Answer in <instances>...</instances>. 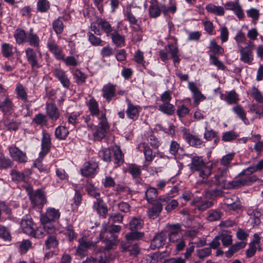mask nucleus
<instances>
[{
	"label": "nucleus",
	"mask_w": 263,
	"mask_h": 263,
	"mask_svg": "<svg viewBox=\"0 0 263 263\" xmlns=\"http://www.w3.org/2000/svg\"><path fill=\"white\" fill-rule=\"evenodd\" d=\"M215 179L219 187L225 189L239 188L242 186L249 185L255 181L252 176L248 175L247 172H243V171L230 181H223L219 175L215 176Z\"/></svg>",
	"instance_id": "nucleus-1"
},
{
	"label": "nucleus",
	"mask_w": 263,
	"mask_h": 263,
	"mask_svg": "<svg viewBox=\"0 0 263 263\" xmlns=\"http://www.w3.org/2000/svg\"><path fill=\"white\" fill-rule=\"evenodd\" d=\"M177 11V4L174 0L169 1V6L162 4L157 0H151L148 8L149 14L151 17L157 18L162 12L164 15L169 13H174Z\"/></svg>",
	"instance_id": "nucleus-2"
},
{
	"label": "nucleus",
	"mask_w": 263,
	"mask_h": 263,
	"mask_svg": "<svg viewBox=\"0 0 263 263\" xmlns=\"http://www.w3.org/2000/svg\"><path fill=\"white\" fill-rule=\"evenodd\" d=\"M102 228L100 237L103 241H106L105 249L109 250L112 248L116 242V237L112 234L119 232L121 227L119 225H111L108 227L106 223H104L102 224Z\"/></svg>",
	"instance_id": "nucleus-3"
},
{
	"label": "nucleus",
	"mask_w": 263,
	"mask_h": 263,
	"mask_svg": "<svg viewBox=\"0 0 263 263\" xmlns=\"http://www.w3.org/2000/svg\"><path fill=\"white\" fill-rule=\"evenodd\" d=\"M189 166L192 172H198L199 176L203 178H206L211 174L212 165H206L202 157H193L191 164Z\"/></svg>",
	"instance_id": "nucleus-4"
},
{
	"label": "nucleus",
	"mask_w": 263,
	"mask_h": 263,
	"mask_svg": "<svg viewBox=\"0 0 263 263\" xmlns=\"http://www.w3.org/2000/svg\"><path fill=\"white\" fill-rule=\"evenodd\" d=\"M26 191L34 207L42 208L46 203L45 194L42 190L38 189L33 191L32 187L28 185L26 187Z\"/></svg>",
	"instance_id": "nucleus-5"
},
{
	"label": "nucleus",
	"mask_w": 263,
	"mask_h": 263,
	"mask_svg": "<svg viewBox=\"0 0 263 263\" xmlns=\"http://www.w3.org/2000/svg\"><path fill=\"white\" fill-rule=\"evenodd\" d=\"M99 126L96 127V130L93 133V139L95 141H101L105 136L109 129V124L106 117V114H102L100 117Z\"/></svg>",
	"instance_id": "nucleus-6"
},
{
	"label": "nucleus",
	"mask_w": 263,
	"mask_h": 263,
	"mask_svg": "<svg viewBox=\"0 0 263 263\" xmlns=\"http://www.w3.org/2000/svg\"><path fill=\"white\" fill-rule=\"evenodd\" d=\"M170 201V197L168 196H161L158 198V200L153 203H151L153 206L149 209L148 215L149 217L155 219L157 217L162 210L163 205Z\"/></svg>",
	"instance_id": "nucleus-7"
},
{
	"label": "nucleus",
	"mask_w": 263,
	"mask_h": 263,
	"mask_svg": "<svg viewBox=\"0 0 263 263\" xmlns=\"http://www.w3.org/2000/svg\"><path fill=\"white\" fill-rule=\"evenodd\" d=\"M137 149L140 152H143L144 155L145 161L142 166L143 169L148 170V166L155 157V154H153L152 149L145 142L138 144Z\"/></svg>",
	"instance_id": "nucleus-8"
},
{
	"label": "nucleus",
	"mask_w": 263,
	"mask_h": 263,
	"mask_svg": "<svg viewBox=\"0 0 263 263\" xmlns=\"http://www.w3.org/2000/svg\"><path fill=\"white\" fill-rule=\"evenodd\" d=\"M25 53L27 60L32 68H39L42 66V62L39 59L42 58L41 52H39L38 57L36 52L32 48L28 47L25 50Z\"/></svg>",
	"instance_id": "nucleus-9"
},
{
	"label": "nucleus",
	"mask_w": 263,
	"mask_h": 263,
	"mask_svg": "<svg viewBox=\"0 0 263 263\" xmlns=\"http://www.w3.org/2000/svg\"><path fill=\"white\" fill-rule=\"evenodd\" d=\"M168 238L170 242H176L182 236L181 225L179 223L167 226Z\"/></svg>",
	"instance_id": "nucleus-10"
},
{
	"label": "nucleus",
	"mask_w": 263,
	"mask_h": 263,
	"mask_svg": "<svg viewBox=\"0 0 263 263\" xmlns=\"http://www.w3.org/2000/svg\"><path fill=\"white\" fill-rule=\"evenodd\" d=\"M181 131L183 138L190 145L200 148L203 144V141L198 136L191 134L189 129L184 128Z\"/></svg>",
	"instance_id": "nucleus-11"
},
{
	"label": "nucleus",
	"mask_w": 263,
	"mask_h": 263,
	"mask_svg": "<svg viewBox=\"0 0 263 263\" xmlns=\"http://www.w3.org/2000/svg\"><path fill=\"white\" fill-rule=\"evenodd\" d=\"M79 246L77 249V253L81 256H84L88 249L97 248V242L88 240L86 237H83L78 240Z\"/></svg>",
	"instance_id": "nucleus-12"
},
{
	"label": "nucleus",
	"mask_w": 263,
	"mask_h": 263,
	"mask_svg": "<svg viewBox=\"0 0 263 263\" xmlns=\"http://www.w3.org/2000/svg\"><path fill=\"white\" fill-rule=\"evenodd\" d=\"M60 217V213L59 210L53 208H48L44 214L41 216V221L42 223H47V222L54 221Z\"/></svg>",
	"instance_id": "nucleus-13"
},
{
	"label": "nucleus",
	"mask_w": 263,
	"mask_h": 263,
	"mask_svg": "<svg viewBox=\"0 0 263 263\" xmlns=\"http://www.w3.org/2000/svg\"><path fill=\"white\" fill-rule=\"evenodd\" d=\"M8 149L10 156L14 160L20 163H25L27 161V157L26 153L18 148L16 146H11Z\"/></svg>",
	"instance_id": "nucleus-14"
},
{
	"label": "nucleus",
	"mask_w": 263,
	"mask_h": 263,
	"mask_svg": "<svg viewBox=\"0 0 263 263\" xmlns=\"http://www.w3.org/2000/svg\"><path fill=\"white\" fill-rule=\"evenodd\" d=\"M53 75L59 80L64 88H69L70 82L66 72L63 69L55 68L53 71Z\"/></svg>",
	"instance_id": "nucleus-15"
},
{
	"label": "nucleus",
	"mask_w": 263,
	"mask_h": 263,
	"mask_svg": "<svg viewBox=\"0 0 263 263\" xmlns=\"http://www.w3.org/2000/svg\"><path fill=\"white\" fill-rule=\"evenodd\" d=\"M188 88L193 94V97L194 100V103L196 105H198L200 102L203 101L205 99V96L199 90L194 82H189Z\"/></svg>",
	"instance_id": "nucleus-16"
},
{
	"label": "nucleus",
	"mask_w": 263,
	"mask_h": 263,
	"mask_svg": "<svg viewBox=\"0 0 263 263\" xmlns=\"http://www.w3.org/2000/svg\"><path fill=\"white\" fill-rule=\"evenodd\" d=\"M240 52V60L245 63L249 65L252 64L253 61V54L252 50L249 49V47L239 46Z\"/></svg>",
	"instance_id": "nucleus-17"
},
{
	"label": "nucleus",
	"mask_w": 263,
	"mask_h": 263,
	"mask_svg": "<svg viewBox=\"0 0 263 263\" xmlns=\"http://www.w3.org/2000/svg\"><path fill=\"white\" fill-rule=\"evenodd\" d=\"M43 137L42 138L41 146L42 151L40 153L41 156H45L49 152L51 147V138L49 133L46 130H43L42 132Z\"/></svg>",
	"instance_id": "nucleus-18"
},
{
	"label": "nucleus",
	"mask_w": 263,
	"mask_h": 263,
	"mask_svg": "<svg viewBox=\"0 0 263 263\" xmlns=\"http://www.w3.org/2000/svg\"><path fill=\"white\" fill-rule=\"evenodd\" d=\"M121 247L123 252L128 251L129 255L136 257L140 253V250L136 243H132L131 242H122Z\"/></svg>",
	"instance_id": "nucleus-19"
},
{
	"label": "nucleus",
	"mask_w": 263,
	"mask_h": 263,
	"mask_svg": "<svg viewBox=\"0 0 263 263\" xmlns=\"http://www.w3.org/2000/svg\"><path fill=\"white\" fill-rule=\"evenodd\" d=\"M86 105L88 107L90 114L92 116L97 117L98 119H100V117L102 114H106L103 111H100L98 103L93 98H91L89 99L86 102Z\"/></svg>",
	"instance_id": "nucleus-20"
},
{
	"label": "nucleus",
	"mask_w": 263,
	"mask_h": 263,
	"mask_svg": "<svg viewBox=\"0 0 263 263\" xmlns=\"http://www.w3.org/2000/svg\"><path fill=\"white\" fill-rule=\"evenodd\" d=\"M126 101L127 108L126 112L128 118L134 120H137L141 111V107L138 105H134L128 99L126 100Z\"/></svg>",
	"instance_id": "nucleus-21"
},
{
	"label": "nucleus",
	"mask_w": 263,
	"mask_h": 263,
	"mask_svg": "<svg viewBox=\"0 0 263 263\" xmlns=\"http://www.w3.org/2000/svg\"><path fill=\"white\" fill-rule=\"evenodd\" d=\"M116 86L110 83L104 85L102 89V97L109 102L116 95Z\"/></svg>",
	"instance_id": "nucleus-22"
},
{
	"label": "nucleus",
	"mask_w": 263,
	"mask_h": 263,
	"mask_svg": "<svg viewBox=\"0 0 263 263\" xmlns=\"http://www.w3.org/2000/svg\"><path fill=\"white\" fill-rule=\"evenodd\" d=\"M234 156V153L228 154L222 157L220 160V164L223 165L224 168H219L218 174L220 176L224 175L228 171V166L230 164Z\"/></svg>",
	"instance_id": "nucleus-23"
},
{
	"label": "nucleus",
	"mask_w": 263,
	"mask_h": 263,
	"mask_svg": "<svg viewBox=\"0 0 263 263\" xmlns=\"http://www.w3.org/2000/svg\"><path fill=\"white\" fill-rule=\"evenodd\" d=\"M49 51L54 55V57L59 60L64 59V53L62 50L55 43L54 41H49L47 44Z\"/></svg>",
	"instance_id": "nucleus-24"
},
{
	"label": "nucleus",
	"mask_w": 263,
	"mask_h": 263,
	"mask_svg": "<svg viewBox=\"0 0 263 263\" xmlns=\"http://www.w3.org/2000/svg\"><path fill=\"white\" fill-rule=\"evenodd\" d=\"M108 260L105 253L98 252L95 256H90L84 260L82 263H107Z\"/></svg>",
	"instance_id": "nucleus-25"
},
{
	"label": "nucleus",
	"mask_w": 263,
	"mask_h": 263,
	"mask_svg": "<svg viewBox=\"0 0 263 263\" xmlns=\"http://www.w3.org/2000/svg\"><path fill=\"white\" fill-rule=\"evenodd\" d=\"M69 19L70 16L68 15H66L63 16H60L53 21L52 28L57 34H61L63 31V21H68Z\"/></svg>",
	"instance_id": "nucleus-26"
},
{
	"label": "nucleus",
	"mask_w": 263,
	"mask_h": 263,
	"mask_svg": "<svg viewBox=\"0 0 263 263\" xmlns=\"http://www.w3.org/2000/svg\"><path fill=\"white\" fill-rule=\"evenodd\" d=\"M21 227L23 232L27 235H30L33 234L34 227L31 218L26 216L23 218L21 222Z\"/></svg>",
	"instance_id": "nucleus-27"
},
{
	"label": "nucleus",
	"mask_w": 263,
	"mask_h": 263,
	"mask_svg": "<svg viewBox=\"0 0 263 263\" xmlns=\"http://www.w3.org/2000/svg\"><path fill=\"white\" fill-rule=\"evenodd\" d=\"M0 109L4 113H10L13 110L11 100L6 96H0Z\"/></svg>",
	"instance_id": "nucleus-28"
},
{
	"label": "nucleus",
	"mask_w": 263,
	"mask_h": 263,
	"mask_svg": "<svg viewBox=\"0 0 263 263\" xmlns=\"http://www.w3.org/2000/svg\"><path fill=\"white\" fill-rule=\"evenodd\" d=\"M97 168L98 164L96 162L93 161L86 162L84 164L83 167L81 170L82 175L84 176H89L95 173Z\"/></svg>",
	"instance_id": "nucleus-29"
},
{
	"label": "nucleus",
	"mask_w": 263,
	"mask_h": 263,
	"mask_svg": "<svg viewBox=\"0 0 263 263\" xmlns=\"http://www.w3.org/2000/svg\"><path fill=\"white\" fill-rule=\"evenodd\" d=\"M46 114L52 122L56 121L60 117L57 107L53 104L47 103L46 105Z\"/></svg>",
	"instance_id": "nucleus-30"
},
{
	"label": "nucleus",
	"mask_w": 263,
	"mask_h": 263,
	"mask_svg": "<svg viewBox=\"0 0 263 263\" xmlns=\"http://www.w3.org/2000/svg\"><path fill=\"white\" fill-rule=\"evenodd\" d=\"M32 47L37 48L40 46V40L38 35L35 33L33 29L31 28L27 32L26 42Z\"/></svg>",
	"instance_id": "nucleus-31"
},
{
	"label": "nucleus",
	"mask_w": 263,
	"mask_h": 263,
	"mask_svg": "<svg viewBox=\"0 0 263 263\" xmlns=\"http://www.w3.org/2000/svg\"><path fill=\"white\" fill-rule=\"evenodd\" d=\"M191 204L192 205H195L200 211H204L210 208L213 204L211 201H204L200 197L194 198Z\"/></svg>",
	"instance_id": "nucleus-32"
},
{
	"label": "nucleus",
	"mask_w": 263,
	"mask_h": 263,
	"mask_svg": "<svg viewBox=\"0 0 263 263\" xmlns=\"http://www.w3.org/2000/svg\"><path fill=\"white\" fill-rule=\"evenodd\" d=\"M166 240V235L161 233L156 235L151 242V247L152 249L159 248L165 244Z\"/></svg>",
	"instance_id": "nucleus-33"
},
{
	"label": "nucleus",
	"mask_w": 263,
	"mask_h": 263,
	"mask_svg": "<svg viewBox=\"0 0 263 263\" xmlns=\"http://www.w3.org/2000/svg\"><path fill=\"white\" fill-rule=\"evenodd\" d=\"M93 209L96 210L100 216L103 217L106 216L107 213V208L103 200L100 198L96 199V201L94 202L93 205Z\"/></svg>",
	"instance_id": "nucleus-34"
},
{
	"label": "nucleus",
	"mask_w": 263,
	"mask_h": 263,
	"mask_svg": "<svg viewBox=\"0 0 263 263\" xmlns=\"http://www.w3.org/2000/svg\"><path fill=\"white\" fill-rule=\"evenodd\" d=\"M205 8L208 12L216 15L223 16L225 13L224 8L223 7L216 6L213 4L206 5Z\"/></svg>",
	"instance_id": "nucleus-35"
},
{
	"label": "nucleus",
	"mask_w": 263,
	"mask_h": 263,
	"mask_svg": "<svg viewBox=\"0 0 263 263\" xmlns=\"http://www.w3.org/2000/svg\"><path fill=\"white\" fill-rule=\"evenodd\" d=\"M218 236L224 247H229L232 243V236L230 231H223Z\"/></svg>",
	"instance_id": "nucleus-36"
},
{
	"label": "nucleus",
	"mask_w": 263,
	"mask_h": 263,
	"mask_svg": "<svg viewBox=\"0 0 263 263\" xmlns=\"http://www.w3.org/2000/svg\"><path fill=\"white\" fill-rule=\"evenodd\" d=\"M158 192L156 188L148 187L145 192V198L147 202L149 203H153L158 200L157 198Z\"/></svg>",
	"instance_id": "nucleus-37"
},
{
	"label": "nucleus",
	"mask_w": 263,
	"mask_h": 263,
	"mask_svg": "<svg viewBox=\"0 0 263 263\" xmlns=\"http://www.w3.org/2000/svg\"><path fill=\"white\" fill-rule=\"evenodd\" d=\"M224 204L229 209L236 210L240 207V201L236 196L232 198H227L224 200Z\"/></svg>",
	"instance_id": "nucleus-38"
},
{
	"label": "nucleus",
	"mask_w": 263,
	"mask_h": 263,
	"mask_svg": "<svg viewBox=\"0 0 263 263\" xmlns=\"http://www.w3.org/2000/svg\"><path fill=\"white\" fill-rule=\"evenodd\" d=\"M125 172L129 173L134 178H136L141 175V167L134 163L129 164L125 168Z\"/></svg>",
	"instance_id": "nucleus-39"
},
{
	"label": "nucleus",
	"mask_w": 263,
	"mask_h": 263,
	"mask_svg": "<svg viewBox=\"0 0 263 263\" xmlns=\"http://www.w3.org/2000/svg\"><path fill=\"white\" fill-rule=\"evenodd\" d=\"M14 37L18 44H23L26 42L27 32L22 29H17L14 32Z\"/></svg>",
	"instance_id": "nucleus-40"
},
{
	"label": "nucleus",
	"mask_w": 263,
	"mask_h": 263,
	"mask_svg": "<svg viewBox=\"0 0 263 263\" xmlns=\"http://www.w3.org/2000/svg\"><path fill=\"white\" fill-rule=\"evenodd\" d=\"M112 41L114 44L118 47H121L124 45L125 37L123 35H121L119 32L115 30L111 34H110Z\"/></svg>",
	"instance_id": "nucleus-41"
},
{
	"label": "nucleus",
	"mask_w": 263,
	"mask_h": 263,
	"mask_svg": "<svg viewBox=\"0 0 263 263\" xmlns=\"http://www.w3.org/2000/svg\"><path fill=\"white\" fill-rule=\"evenodd\" d=\"M232 109L238 118L245 122V123H246V121H247L246 112L240 105L238 104L232 107Z\"/></svg>",
	"instance_id": "nucleus-42"
},
{
	"label": "nucleus",
	"mask_w": 263,
	"mask_h": 263,
	"mask_svg": "<svg viewBox=\"0 0 263 263\" xmlns=\"http://www.w3.org/2000/svg\"><path fill=\"white\" fill-rule=\"evenodd\" d=\"M247 213L251 216L250 218L252 220L255 224H258L260 223L259 217L261 216V213L256 209L253 208H249Z\"/></svg>",
	"instance_id": "nucleus-43"
},
{
	"label": "nucleus",
	"mask_w": 263,
	"mask_h": 263,
	"mask_svg": "<svg viewBox=\"0 0 263 263\" xmlns=\"http://www.w3.org/2000/svg\"><path fill=\"white\" fill-rule=\"evenodd\" d=\"M5 127L9 131H15L18 129L21 122L17 120H6L4 121Z\"/></svg>",
	"instance_id": "nucleus-44"
},
{
	"label": "nucleus",
	"mask_w": 263,
	"mask_h": 263,
	"mask_svg": "<svg viewBox=\"0 0 263 263\" xmlns=\"http://www.w3.org/2000/svg\"><path fill=\"white\" fill-rule=\"evenodd\" d=\"M68 134V129L64 126H59L55 130V137L59 140H65Z\"/></svg>",
	"instance_id": "nucleus-45"
},
{
	"label": "nucleus",
	"mask_w": 263,
	"mask_h": 263,
	"mask_svg": "<svg viewBox=\"0 0 263 263\" xmlns=\"http://www.w3.org/2000/svg\"><path fill=\"white\" fill-rule=\"evenodd\" d=\"M86 190L88 194L96 199L99 198L100 193L98 190L95 187L91 182L87 181L85 185Z\"/></svg>",
	"instance_id": "nucleus-46"
},
{
	"label": "nucleus",
	"mask_w": 263,
	"mask_h": 263,
	"mask_svg": "<svg viewBox=\"0 0 263 263\" xmlns=\"http://www.w3.org/2000/svg\"><path fill=\"white\" fill-rule=\"evenodd\" d=\"M47 121L46 116L41 113L35 115L33 119V122L41 127L46 125Z\"/></svg>",
	"instance_id": "nucleus-47"
},
{
	"label": "nucleus",
	"mask_w": 263,
	"mask_h": 263,
	"mask_svg": "<svg viewBox=\"0 0 263 263\" xmlns=\"http://www.w3.org/2000/svg\"><path fill=\"white\" fill-rule=\"evenodd\" d=\"M98 25L106 33L107 36H110V34L113 32L114 29L108 22L101 20L98 22Z\"/></svg>",
	"instance_id": "nucleus-48"
},
{
	"label": "nucleus",
	"mask_w": 263,
	"mask_h": 263,
	"mask_svg": "<svg viewBox=\"0 0 263 263\" xmlns=\"http://www.w3.org/2000/svg\"><path fill=\"white\" fill-rule=\"evenodd\" d=\"M113 153V149L110 148H105L99 151V156L104 161L109 162L111 161V158Z\"/></svg>",
	"instance_id": "nucleus-49"
},
{
	"label": "nucleus",
	"mask_w": 263,
	"mask_h": 263,
	"mask_svg": "<svg viewBox=\"0 0 263 263\" xmlns=\"http://www.w3.org/2000/svg\"><path fill=\"white\" fill-rule=\"evenodd\" d=\"M158 109L161 112L169 115H172L175 111L174 105L170 103L160 105Z\"/></svg>",
	"instance_id": "nucleus-50"
},
{
	"label": "nucleus",
	"mask_w": 263,
	"mask_h": 263,
	"mask_svg": "<svg viewBox=\"0 0 263 263\" xmlns=\"http://www.w3.org/2000/svg\"><path fill=\"white\" fill-rule=\"evenodd\" d=\"M13 46L9 43H3L2 45V51L3 54L5 57H11L13 54Z\"/></svg>",
	"instance_id": "nucleus-51"
},
{
	"label": "nucleus",
	"mask_w": 263,
	"mask_h": 263,
	"mask_svg": "<svg viewBox=\"0 0 263 263\" xmlns=\"http://www.w3.org/2000/svg\"><path fill=\"white\" fill-rule=\"evenodd\" d=\"M113 152L115 163L118 166L121 165L124 162V159L121 149L117 147L113 149Z\"/></svg>",
	"instance_id": "nucleus-52"
},
{
	"label": "nucleus",
	"mask_w": 263,
	"mask_h": 263,
	"mask_svg": "<svg viewBox=\"0 0 263 263\" xmlns=\"http://www.w3.org/2000/svg\"><path fill=\"white\" fill-rule=\"evenodd\" d=\"M247 245V243L246 242L241 241L237 242L233 245H232L228 252H227V254H228L229 255H232L235 252H237L239 250L244 248Z\"/></svg>",
	"instance_id": "nucleus-53"
},
{
	"label": "nucleus",
	"mask_w": 263,
	"mask_h": 263,
	"mask_svg": "<svg viewBox=\"0 0 263 263\" xmlns=\"http://www.w3.org/2000/svg\"><path fill=\"white\" fill-rule=\"evenodd\" d=\"M249 111L255 113L259 118L263 117V105L253 104L249 106Z\"/></svg>",
	"instance_id": "nucleus-54"
},
{
	"label": "nucleus",
	"mask_w": 263,
	"mask_h": 263,
	"mask_svg": "<svg viewBox=\"0 0 263 263\" xmlns=\"http://www.w3.org/2000/svg\"><path fill=\"white\" fill-rule=\"evenodd\" d=\"M143 227L142 221L140 219L133 217L129 222V229L132 231L140 229Z\"/></svg>",
	"instance_id": "nucleus-55"
},
{
	"label": "nucleus",
	"mask_w": 263,
	"mask_h": 263,
	"mask_svg": "<svg viewBox=\"0 0 263 263\" xmlns=\"http://www.w3.org/2000/svg\"><path fill=\"white\" fill-rule=\"evenodd\" d=\"M209 48L214 54H222L224 52L223 49L218 45L214 40H212L210 42Z\"/></svg>",
	"instance_id": "nucleus-56"
},
{
	"label": "nucleus",
	"mask_w": 263,
	"mask_h": 263,
	"mask_svg": "<svg viewBox=\"0 0 263 263\" xmlns=\"http://www.w3.org/2000/svg\"><path fill=\"white\" fill-rule=\"evenodd\" d=\"M251 95L257 102L259 103H263V96L256 87H252Z\"/></svg>",
	"instance_id": "nucleus-57"
},
{
	"label": "nucleus",
	"mask_w": 263,
	"mask_h": 263,
	"mask_svg": "<svg viewBox=\"0 0 263 263\" xmlns=\"http://www.w3.org/2000/svg\"><path fill=\"white\" fill-rule=\"evenodd\" d=\"M224 100L231 104L236 103L238 101V98L235 91H231L225 96Z\"/></svg>",
	"instance_id": "nucleus-58"
},
{
	"label": "nucleus",
	"mask_w": 263,
	"mask_h": 263,
	"mask_svg": "<svg viewBox=\"0 0 263 263\" xmlns=\"http://www.w3.org/2000/svg\"><path fill=\"white\" fill-rule=\"evenodd\" d=\"M263 168V159L259 161L255 165L248 167L247 169L243 170V172H247L248 175L253 173L257 171H260Z\"/></svg>",
	"instance_id": "nucleus-59"
},
{
	"label": "nucleus",
	"mask_w": 263,
	"mask_h": 263,
	"mask_svg": "<svg viewBox=\"0 0 263 263\" xmlns=\"http://www.w3.org/2000/svg\"><path fill=\"white\" fill-rule=\"evenodd\" d=\"M222 213L216 210H211L208 212L207 219L210 221L218 220L221 218Z\"/></svg>",
	"instance_id": "nucleus-60"
},
{
	"label": "nucleus",
	"mask_w": 263,
	"mask_h": 263,
	"mask_svg": "<svg viewBox=\"0 0 263 263\" xmlns=\"http://www.w3.org/2000/svg\"><path fill=\"white\" fill-rule=\"evenodd\" d=\"M12 161L8 158L0 156V169H6L12 166Z\"/></svg>",
	"instance_id": "nucleus-61"
},
{
	"label": "nucleus",
	"mask_w": 263,
	"mask_h": 263,
	"mask_svg": "<svg viewBox=\"0 0 263 263\" xmlns=\"http://www.w3.org/2000/svg\"><path fill=\"white\" fill-rule=\"evenodd\" d=\"M59 244L58 241L54 236L48 237L45 241V245L47 249L55 248Z\"/></svg>",
	"instance_id": "nucleus-62"
},
{
	"label": "nucleus",
	"mask_w": 263,
	"mask_h": 263,
	"mask_svg": "<svg viewBox=\"0 0 263 263\" xmlns=\"http://www.w3.org/2000/svg\"><path fill=\"white\" fill-rule=\"evenodd\" d=\"M210 63L216 66L219 69L224 70L226 66L222 62L219 60V59L215 55H210Z\"/></svg>",
	"instance_id": "nucleus-63"
},
{
	"label": "nucleus",
	"mask_w": 263,
	"mask_h": 263,
	"mask_svg": "<svg viewBox=\"0 0 263 263\" xmlns=\"http://www.w3.org/2000/svg\"><path fill=\"white\" fill-rule=\"evenodd\" d=\"M238 135L234 131H229L223 133L222 140L224 142H230L235 139Z\"/></svg>",
	"instance_id": "nucleus-64"
}]
</instances>
